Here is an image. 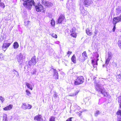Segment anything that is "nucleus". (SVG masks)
<instances>
[{
    "instance_id": "obj_1",
    "label": "nucleus",
    "mask_w": 121,
    "mask_h": 121,
    "mask_svg": "<svg viewBox=\"0 0 121 121\" xmlns=\"http://www.w3.org/2000/svg\"><path fill=\"white\" fill-rule=\"evenodd\" d=\"M24 1L23 4L24 6L28 10H30L32 5L34 6L35 4L33 0H30L28 2L29 0H22Z\"/></svg>"
},
{
    "instance_id": "obj_2",
    "label": "nucleus",
    "mask_w": 121,
    "mask_h": 121,
    "mask_svg": "<svg viewBox=\"0 0 121 121\" xmlns=\"http://www.w3.org/2000/svg\"><path fill=\"white\" fill-rule=\"evenodd\" d=\"M96 91L98 92H100L104 96H107L108 95L107 93L105 91V89L103 88L101 85L98 84H96L95 85Z\"/></svg>"
},
{
    "instance_id": "obj_3",
    "label": "nucleus",
    "mask_w": 121,
    "mask_h": 121,
    "mask_svg": "<svg viewBox=\"0 0 121 121\" xmlns=\"http://www.w3.org/2000/svg\"><path fill=\"white\" fill-rule=\"evenodd\" d=\"M84 79L82 76L78 77L74 81V84L77 85L82 84L84 82Z\"/></svg>"
},
{
    "instance_id": "obj_4",
    "label": "nucleus",
    "mask_w": 121,
    "mask_h": 121,
    "mask_svg": "<svg viewBox=\"0 0 121 121\" xmlns=\"http://www.w3.org/2000/svg\"><path fill=\"white\" fill-rule=\"evenodd\" d=\"M37 62L36 59L35 57H33L28 62L29 65L31 66L35 65Z\"/></svg>"
},
{
    "instance_id": "obj_5",
    "label": "nucleus",
    "mask_w": 121,
    "mask_h": 121,
    "mask_svg": "<svg viewBox=\"0 0 121 121\" xmlns=\"http://www.w3.org/2000/svg\"><path fill=\"white\" fill-rule=\"evenodd\" d=\"M37 62L36 59L35 57H33L28 62L29 65L31 66L35 65Z\"/></svg>"
},
{
    "instance_id": "obj_6",
    "label": "nucleus",
    "mask_w": 121,
    "mask_h": 121,
    "mask_svg": "<svg viewBox=\"0 0 121 121\" xmlns=\"http://www.w3.org/2000/svg\"><path fill=\"white\" fill-rule=\"evenodd\" d=\"M108 57H106L105 58L106 60L105 62V64L106 65H107L109 63V61L112 58V54L110 52H108Z\"/></svg>"
},
{
    "instance_id": "obj_7",
    "label": "nucleus",
    "mask_w": 121,
    "mask_h": 121,
    "mask_svg": "<svg viewBox=\"0 0 121 121\" xmlns=\"http://www.w3.org/2000/svg\"><path fill=\"white\" fill-rule=\"evenodd\" d=\"M120 21L121 22V14L119 16L114 18L112 22L113 24H116Z\"/></svg>"
},
{
    "instance_id": "obj_8",
    "label": "nucleus",
    "mask_w": 121,
    "mask_h": 121,
    "mask_svg": "<svg viewBox=\"0 0 121 121\" xmlns=\"http://www.w3.org/2000/svg\"><path fill=\"white\" fill-rule=\"evenodd\" d=\"M41 3L45 6L48 7L51 6L53 5V4L51 2L44 0H42Z\"/></svg>"
},
{
    "instance_id": "obj_9",
    "label": "nucleus",
    "mask_w": 121,
    "mask_h": 121,
    "mask_svg": "<svg viewBox=\"0 0 121 121\" xmlns=\"http://www.w3.org/2000/svg\"><path fill=\"white\" fill-rule=\"evenodd\" d=\"M21 107L24 109H30L32 107V106L29 104H26L25 103L22 104V105Z\"/></svg>"
},
{
    "instance_id": "obj_10",
    "label": "nucleus",
    "mask_w": 121,
    "mask_h": 121,
    "mask_svg": "<svg viewBox=\"0 0 121 121\" xmlns=\"http://www.w3.org/2000/svg\"><path fill=\"white\" fill-rule=\"evenodd\" d=\"M53 69V78L55 79H57L58 78V73L57 72L56 70L53 68H52Z\"/></svg>"
},
{
    "instance_id": "obj_11",
    "label": "nucleus",
    "mask_w": 121,
    "mask_h": 121,
    "mask_svg": "<svg viewBox=\"0 0 121 121\" xmlns=\"http://www.w3.org/2000/svg\"><path fill=\"white\" fill-rule=\"evenodd\" d=\"M23 55L21 54H20L17 57V61L20 63H21L23 60Z\"/></svg>"
},
{
    "instance_id": "obj_12",
    "label": "nucleus",
    "mask_w": 121,
    "mask_h": 121,
    "mask_svg": "<svg viewBox=\"0 0 121 121\" xmlns=\"http://www.w3.org/2000/svg\"><path fill=\"white\" fill-rule=\"evenodd\" d=\"M65 17L64 15L61 14L58 20V22L59 23H61L64 20Z\"/></svg>"
},
{
    "instance_id": "obj_13",
    "label": "nucleus",
    "mask_w": 121,
    "mask_h": 121,
    "mask_svg": "<svg viewBox=\"0 0 121 121\" xmlns=\"http://www.w3.org/2000/svg\"><path fill=\"white\" fill-rule=\"evenodd\" d=\"M35 9L38 12H41V10L43 9V6L40 4L38 5L35 6Z\"/></svg>"
},
{
    "instance_id": "obj_14",
    "label": "nucleus",
    "mask_w": 121,
    "mask_h": 121,
    "mask_svg": "<svg viewBox=\"0 0 121 121\" xmlns=\"http://www.w3.org/2000/svg\"><path fill=\"white\" fill-rule=\"evenodd\" d=\"M92 1L91 0H85L84 4L87 7L91 3Z\"/></svg>"
},
{
    "instance_id": "obj_15",
    "label": "nucleus",
    "mask_w": 121,
    "mask_h": 121,
    "mask_svg": "<svg viewBox=\"0 0 121 121\" xmlns=\"http://www.w3.org/2000/svg\"><path fill=\"white\" fill-rule=\"evenodd\" d=\"M13 107V106L12 104H10L9 106H6L3 108L4 110L5 111L9 110L12 109Z\"/></svg>"
},
{
    "instance_id": "obj_16",
    "label": "nucleus",
    "mask_w": 121,
    "mask_h": 121,
    "mask_svg": "<svg viewBox=\"0 0 121 121\" xmlns=\"http://www.w3.org/2000/svg\"><path fill=\"white\" fill-rule=\"evenodd\" d=\"M34 119L37 121H43L42 116L40 115H38L35 116L34 118Z\"/></svg>"
},
{
    "instance_id": "obj_17",
    "label": "nucleus",
    "mask_w": 121,
    "mask_h": 121,
    "mask_svg": "<svg viewBox=\"0 0 121 121\" xmlns=\"http://www.w3.org/2000/svg\"><path fill=\"white\" fill-rule=\"evenodd\" d=\"M12 42L11 43H4L3 45L2 48H6L8 47L10 44L12 43Z\"/></svg>"
},
{
    "instance_id": "obj_18",
    "label": "nucleus",
    "mask_w": 121,
    "mask_h": 121,
    "mask_svg": "<svg viewBox=\"0 0 121 121\" xmlns=\"http://www.w3.org/2000/svg\"><path fill=\"white\" fill-rule=\"evenodd\" d=\"M99 60L98 59H97V60L96 59H94V60H92V64L93 65V66L94 67H96V65H97V61Z\"/></svg>"
},
{
    "instance_id": "obj_19",
    "label": "nucleus",
    "mask_w": 121,
    "mask_h": 121,
    "mask_svg": "<svg viewBox=\"0 0 121 121\" xmlns=\"http://www.w3.org/2000/svg\"><path fill=\"white\" fill-rule=\"evenodd\" d=\"M120 107L121 108V105L120 106ZM117 114L121 116L119 117L118 116V119L117 120L119 121H121V110H119L117 112Z\"/></svg>"
},
{
    "instance_id": "obj_20",
    "label": "nucleus",
    "mask_w": 121,
    "mask_h": 121,
    "mask_svg": "<svg viewBox=\"0 0 121 121\" xmlns=\"http://www.w3.org/2000/svg\"><path fill=\"white\" fill-rule=\"evenodd\" d=\"M86 34L89 35H92L93 33L91 30H90L88 28L86 29Z\"/></svg>"
},
{
    "instance_id": "obj_21",
    "label": "nucleus",
    "mask_w": 121,
    "mask_h": 121,
    "mask_svg": "<svg viewBox=\"0 0 121 121\" xmlns=\"http://www.w3.org/2000/svg\"><path fill=\"white\" fill-rule=\"evenodd\" d=\"M72 61L74 63H76V58L74 55L72 56L71 58Z\"/></svg>"
},
{
    "instance_id": "obj_22",
    "label": "nucleus",
    "mask_w": 121,
    "mask_h": 121,
    "mask_svg": "<svg viewBox=\"0 0 121 121\" xmlns=\"http://www.w3.org/2000/svg\"><path fill=\"white\" fill-rule=\"evenodd\" d=\"M26 85L27 86L28 88L30 89L31 90H32L33 89L32 86L31 84L28 83H26Z\"/></svg>"
},
{
    "instance_id": "obj_23",
    "label": "nucleus",
    "mask_w": 121,
    "mask_h": 121,
    "mask_svg": "<svg viewBox=\"0 0 121 121\" xmlns=\"http://www.w3.org/2000/svg\"><path fill=\"white\" fill-rule=\"evenodd\" d=\"M13 48L14 49H17L19 47V45L17 42L14 43L13 45Z\"/></svg>"
},
{
    "instance_id": "obj_24",
    "label": "nucleus",
    "mask_w": 121,
    "mask_h": 121,
    "mask_svg": "<svg viewBox=\"0 0 121 121\" xmlns=\"http://www.w3.org/2000/svg\"><path fill=\"white\" fill-rule=\"evenodd\" d=\"M81 12L84 15H85L87 13V12L86 11L83 9H82L81 10Z\"/></svg>"
},
{
    "instance_id": "obj_25",
    "label": "nucleus",
    "mask_w": 121,
    "mask_h": 121,
    "mask_svg": "<svg viewBox=\"0 0 121 121\" xmlns=\"http://www.w3.org/2000/svg\"><path fill=\"white\" fill-rule=\"evenodd\" d=\"M7 115L6 114H4L3 115V121H7Z\"/></svg>"
},
{
    "instance_id": "obj_26",
    "label": "nucleus",
    "mask_w": 121,
    "mask_h": 121,
    "mask_svg": "<svg viewBox=\"0 0 121 121\" xmlns=\"http://www.w3.org/2000/svg\"><path fill=\"white\" fill-rule=\"evenodd\" d=\"M36 72V69H33L31 72V73L32 75H35Z\"/></svg>"
},
{
    "instance_id": "obj_27",
    "label": "nucleus",
    "mask_w": 121,
    "mask_h": 121,
    "mask_svg": "<svg viewBox=\"0 0 121 121\" xmlns=\"http://www.w3.org/2000/svg\"><path fill=\"white\" fill-rule=\"evenodd\" d=\"M116 11L118 13H120L121 12V7H118L116 9Z\"/></svg>"
},
{
    "instance_id": "obj_28",
    "label": "nucleus",
    "mask_w": 121,
    "mask_h": 121,
    "mask_svg": "<svg viewBox=\"0 0 121 121\" xmlns=\"http://www.w3.org/2000/svg\"><path fill=\"white\" fill-rule=\"evenodd\" d=\"M71 35L73 37L76 38L77 36V34L75 32L71 33Z\"/></svg>"
},
{
    "instance_id": "obj_29",
    "label": "nucleus",
    "mask_w": 121,
    "mask_h": 121,
    "mask_svg": "<svg viewBox=\"0 0 121 121\" xmlns=\"http://www.w3.org/2000/svg\"><path fill=\"white\" fill-rule=\"evenodd\" d=\"M26 94L29 96H30L31 95V93L28 90H26Z\"/></svg>"
},
{
    "instance_id": "obj_30",
    "label": "nucleus",
    "mask_w": 121,
    "mask_h": 121,
    "mask_svg": "<svg viewBox=\"0 0 121 121\" xmlns=\"http://www.w3.org/2000/svg\"><path fill=\"white\" fill-rule=\"evenodd\" d=\"M0 100L1 101V103H3L5 100V99L3 97L0 96Z\"/></svg>"
},
{
    "instance_id": "obj_31",
    "label": "nucleus",
    "mask_w": 121,
    "mask_h": 121,
    "mask_svg": "<svg viewBox=\"0 0 121 121\" xmlns=\"http://www.w3.org/2000/svg\"><path fill=\"white\" fill-rule=\"evenodd\" d=\"M100 114V112L99 111H96L94 113L95 116L96 117H97L98 115Z\"/></svg>"
},
{
    "instance_id": "obj_32",
    "label": "nucleus",
    "mask_w": 121,
    "mask_h": 121,
    "mask_svg": "<svg viewBox=\"0 0 121 121\" xmlns=\"http://www.w3.org/2000/svg\"><path fill=\"white\" fill-rule=\"evenodd\" d=\"M30 22L29 21H25L24 22L25 25V26H27L30 24Z\"/></svg>"
},
{
    "instance_id": "obj_33",
    "label": "nucleus",
    "mask_w": 121,
    "mask_h": 121,
    "mask_svg": "<svg viewBox=\"0 0 121 121\" xmlns=\"http://www.w3.org/2000/svg\"><path fill=\"white\" fill-rule=\"evenodd\" d=\"M82 55L84 58H85V57H86L87 56V54H86V52H83L82 53Z\"/></svg>"
},
{
    "instance_id": "obj_34",
    "label": "nucleus",
    "mask_w": 121,
    "mask_h": 121,
    "mask_svg": "<svg viewBox=\"0 0 121 121\" xmlns=\"http://www.w3.org/2000/svg\"><path fill=\"white\" fill-rule=\"evenodd\" d=\"M57 96L58 95L56 94V92H54L53 94V97H54L55 99H56L57 97Z\"/></svg>"
},
{
    "instance_id": "obj_35",
    "label": "nucleus",
    "mask_w": 121,
    "mask_h": 121,
    "mask_svg": "<svg viewBox=\"0 0 121 121\" xmlns=\"http://www.w3.org/2000/svg\"><path fill=\"white\" fill-rule=\"evenodd\" d=\"M51 36L53 38H57V36L56 34H51Z\"/></svg>"
},
{
    "instance_id": "obj_36",
    "label": "nucleus",
    "mask_w": 121,
    "mask_h": 121,
    "mask_svg": "<svg viewBox=\"0 0 121 121\" xmlns=\"http://www.w3.org/2000/svg\"><path fill=\"white\" fill-rule=\"evenodd\" d=\"M118 43L119 47L121 49V41L119 40L118 41Z\"/></svg>"
},
{
    "instance_id": "obj_37",
    "label": "nucleus",
    "mask_w": 121,
    "mask_h": 121,
    "mask_svg": "<svg viewBox=\"0 0 121 121\" xmlns=\"http://www.w3.org/2000/svg\"><path fill=\"white\" fill-rule=\"evenodd\" d=\"M55 118L53 117H51L50 119V121H55Z\"/></svg>"
},
{
    "instance_id": "obj_38",
    "label": "nucleus",
    "mask_w": 121,
    "mask_h": 121,
    "mask_svg": "<svg viewBox=\"0 0 121 121\" xmlns=\"http://www.w3.org/2000/svg\"><path fill=\"white\" fill-rule=\"evenodd\" d=\"M0 6L4 8L5 7V5L3 3L0 2Z\"/></svg>"
},
{
    "instance_id": "obj_39",
    "label": "nucleus",
    "mask_w": 121,
    "mask_h": 121,
    "mask_svg": "<svg viewBox=\"0 0 121 121\" xmlns=\"http://www.w3.org/2000/svg\"><path fill=\"white\" fill-rule=\"evenodd\" d=\"M76 28L75 27H73L72 29L71 33L75 32V31L76 30Z\"/></svg>"
},
{
    "instance_id": "obj_40",
    "label": "nucleus",
    "mask_w": 121,
    "mask_h": 121,
    "mask_svg": "<svg viewBox=\"0 0 121 121\" xmlns=\"http://www.w3.org/2000/svg\"><path fill=\"white\" fill-rule=\"evenodd\" d=\"M51 24L52 26H54L55 25V22L53 20H52L51 22Z\"/></svg>"
},
{
    "instance_id": "obj_41",
    "label": "nucleus",
    "mask_w": 121,
    "mask_h": 121,
    "mask_svg": "<svg viewBox=\"0 0 121 121\" xmlns=\"http://www.w3.org/2000/svg\"><path fill=\"white\" fill-rule=\"evenodd\" d=\"M118 102L121 103V96L118 97Z\"/></svg>"
},
{
    "instance_id": "obj_42",
    "label": "nucleus",
    "mask_w": 121,
    "mask_h": 121,
    "mask_svg": "<svg viewBox=\"0 0 121 121\" xmlns=\"http://www.w3.org/2000/svg\"><path fill=\"white\" fill-rule=\"evenodd\" d=\"M98 31L96 29L95 30V32H94V36H95L98 33Z\"/></svg>"
},
{
    "instance_id": "obj_43",
    "label": "nucleus",
    "mask_w": 121,
    "mask_h": 121,
    "mask_svg": "<svg viewBox=\"0 0 121 121\" xmlns=\"http://www.w3.org/2000/svg\"><path fill=\"white\" fill-rule=\"evenodd\" d=\"M114 24V27H113V28L112 30H113V32H114L115 31V29H116L115 26H116V24Z\"/></svg>"
},
{
    "instance_id": "obj_44",
    "label": "nucleus",
    "mask_w": 121,
    "mask_h": 121,
    "mask_svg": "<svg viewBox=\"0 0 121 121\" xmlns=\"http://www.w3.org/2000/svg\"><path fill=\"white\" fill-rule=\"evenodd\" d=\"M72 117H70L68 118L66 121H72Z\"/></svg>"
},
{
    "instance_id": "obj_45",
    "label": "nucleus",
    "mask_w": 121,
    "mask_h": 121,
    "mask_svg": "<svg viewBox=\"0 0 121 121\" xmlns=\"http://www.w3.org/2000/svg\"><path fill=\"white\" fill-rule=\"evenodd\" d=\"M77 115L79 117L81 116V113H79L78 112H77Z\"/></svg>"
},
{
    "instance_id": "obj_46",
    "label": "nucleus",
    "mask_w": 121,
    "mask_h": 121,
    "mask_svg": "<svg viewBox=\"0 0 121 121\" xmlns=\"http://www.w3.org/2000/svg\"><path fill=\"white\" fill-rule=\"evenodd\" d=\"M72 53L71 52L68 51L67 53V54L69 55V56Z\"/></svg>"
},
{
    "instance_id": "obj_47",
    "label": "nucleus",
    "mask_w": 121,
    "mask_h": 121,
    "mask_svg": "<svg viewBox=\"0 0 121 121\" xmlns=\"http://www.w3.org/2000/svg\"><path fill=\"white\" fill-rule=\"evenodd\" d=\"M117 78H121V76L120 74H119V75H118L117 76Z\"/></svg>"
},
{
    "instance_id": "obj_48",
    "label": "nucleus",
    "mask_w": 121,
    "mask_h": 121,
    "mask_svg": "<svg viewBox=\"0 0 121 121\" xmlns=\"http://www.w3.org/2000/svg\"><path fill=\"white\" fill-rule=\"evenodd\" d=\"M78 94V93H77V94H73V95H70V96H73L74 95H76V94Z\"/></svg>"
},
{
    "instance_id": "obj_49",
    "label": "nucleus",
    "mask_w": 121,
    "mask_h": 121,
    "mask_svg": "<svg viewBox=\"0 0 121 121\" xmlns=\"http://www.w3.org/2000/svg\"><path fill=\"white\" fill-rule=\"evenodd\" d=\"M104 65H103V67H104Z\"/></svg>"
},
{
    "instance_id": "obj_50",
    "label": "nucleus",
    "mask_w": 121,
    "mask_h": 121,
    "mask_svg": "<svg viewBox=\"0 0 121 121\" xmlns=\"http://www.w3.org/2000/svg\"><path fill=\"white\" fill-rule=\"evenodd\" d=\"M63 1V0H60V1Z\"/></svg>"
},
{
    "instance_id": "obj_51",
    "label": "nucleus",
    "mask_w": 121,
    "mask_h": 121,
    "mask_svg": "<svg viewBox=\"0 0 121 121\" xmlns=\"http://www.w3.org/2000/svg\"><path fill=\"white\" fill-rule=\"evenodd\" d=\"M6 41H4V42H5Z\"/></svg>"
},
{
    "instance_id": "obj_52",
    "label": "nucleus",
    "mask_w": 121,
    "mask_h": 121,
    "mask_svg": "<svg viewBox=\"0 0 121 121\" xmlns=\"http://www.w3.org/2000/svg\"><path fill=\"white\" fill-rule=\"evenodd\" d=\"M1 1V0H0V2Z\"/></svg>"
}]
</instances>
